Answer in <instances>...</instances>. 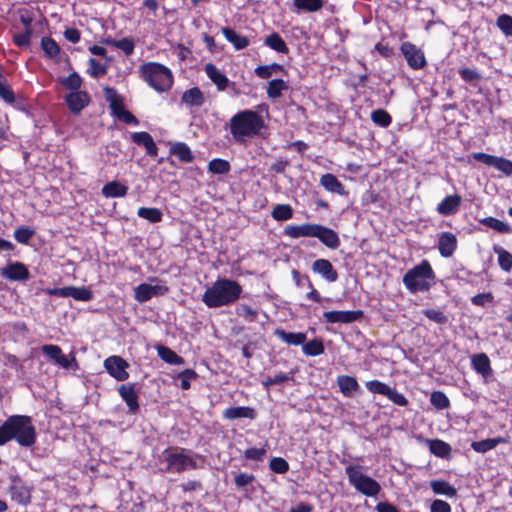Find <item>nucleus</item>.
<instances>
[{"label": "nucleus", "instance_id": "obj_42", "mask_svg": "<svg viewBox=\"0 0 512 512\" xmlns=\"http://www.w3.org/2000/svg\"><path fill=\"white\" fill-rule=\"evenodd\" d=\"M106 43L122 50L127 56L134 53V42L130 38H122L119 40L107 39Z\"/></svg>", "mask_w": 512, "mask_h": 512}, {"label": "nucleus", "instance_id": "obj_5", "mask_svg": "<svg viewBox=\"0 0 512 512\" xmlns=\"http://www.w3.org/2000/svg\"><path fill=\"white\" fill-rule=\"evenodd\" d=\"M140 72L144 81L157 92H165L173 84L171 70L160 63L149 62L143 64L140 67Z\"/></svg>", "mask_w": 512, "mask_h": 512}, {"label": "nucleus", "instance_id": "obj_44", "mask_svg": "<svg viewBox=\"0 0 512 512\" xmlns=\"http://www.w3.org/2000/svg\"><path fill=\"white\" fill-rule=\"evenodd\" d=\"M293 210L288 204H278L272 211V217L276 221H286L292 217Z\"/></svg>", "mask_w": 512, "mask_h": 512}, {"label": "nucleus", "instance_id": "obj_18", "mask_svg": "<svg viewBox=\"0 0 512 512\" xmlns=\"http://www.w3.org/2000/svg\"><path fill=\"white\" fill-rule=\"evenodd\" d=\"M131 140L137 144L141 145L146 149V153L149 156L155 157L158 153V148L152 138V136L147 132H135L131 135Z\"/></svg>", "mask_w": 512, "mask_h": 512}, {"label": "nucleus", "instance_id": "obj_30", "mask_svg": "<svg viewBox=\"0 0 512 512\" xmlns=\"http://www.w3.org/2000/svg\"><path fill=\"white\" fill-rule=\"evenodd\" d=\"M157 352H158V356L168 364L183 365L185 363L184 358L177 355L173 350H171L170 348H168L166 346L158 345Z\"/></svg>", "mask_w": 512, "mask_h": 512}, {"label": "nucleus", "instance_id": "obj_34", "mask_svg": "<svg viewBox=\"0 0 512 512\" xmlns=\"http://www.w3.org/2000/svg\"><path fill=\"white\" fill-rule=\"evenodd\" d=\"M429 450L432 454L435 456L445 458L449 456L451 452V447L448 443L440 440V439H434V440H427Z\"/></svg>", "mask_w": 512, "mask_h": 512}, {"label": "nucleus", "instance_id": "obj_37", "mask_svg": "<svg viewBox=\"0 0 512 512\" xmlns=\"http://www.w3.org/2000/svg\"><path fill=\"white\" fill-rule=\"evenodd\" d=\"M170 151L171 154L176 156L182 162L190 163L194 159L190 148L185 143L179 142L174 144Z\"/></svg>", "mask_w": 512, "mask_h": 512}, {"label": "nucleus", "instance_id": "obj_41", "mask_svg": "<svg viewBox=\"0 0 512 512\" xmlns=\"http://www.w3.org/2000/svg\"><path fill=\"white\" fill-rule=\"evenodd\" d=\"M137 215L152 223L162 220V212L154 207H141L138 209Z\"/></svg>", "mask_w": 512, "mask_h": 512}, {"label": "nucleus", "instance_id": "obj_49", "mask_svg": "<svg viewBox=\"0 0 512 512\" xmlns=\"http://www.w3.org/2000/svg\"><path fill=\"white\" fill-rule=\"evenodd\" d=\"M88 64H89L88 72L94 78L105 75L107 73V70H108L107 64H101L94 58H90L88 60Z\"/></svg>", "mask_w": 512, "mask_h": 512}, {"label": "nucleus", "instance_id": "obj_39", "mask_svg": "<svg viewBox=\"0 0 512 512\" xmlns=\"http://www.w3.org/2000/svg\"><path fill=\"white\" fill-rule=\"evenodd\" d=\"M493 250L498 255V263L501 269L509 272L512 269V254L498 245H495Z\"/></svg>", "mask_w": 512, "mask_h": 512}, {"label": "nucleus", "instance_id": "obj_13", "mask_svg": "<svg viewBox=\"0 0 512 512\" xmlns=\"http://www.w3.org/2000/svg\"><path fill=\"white\" fill-rule=\"evenodd\" d=\"M134 291L135 299L140 303H144L149 301L153 296L164 295L168 291V287L164 285H150L142 283L138 285Z\"/></svg>", "mask_w": 512, "mask_h": 512}, {"label": "nucleus", "instance_id": "obj_9", "mask_svg": "<svg viewBox=\"0 0 512 512\" xmlns=\"http://www.w3.org/2000/svg\"><path fill=\"white\" fill-rule=\"evenodd\" d=\"M10 486L9 492L12 500L18 502L19 504L27 505L31 501V493L29 488L24 484L22 479L13 475L10 476Z\"/></svg>", "mask_w": 512, "mask_h": 512}, {"label": "nucleus", "instance_id": "obj_23", "mask_svg": "<svg viewBox=\"0 0 512 512\" xmlns=\"http://www.w3.org/2000/svg\"><path fill=\"white\" fill-rule=\"evenodd\" d=\"M257 413L255 409L251 407L237 406V407H229L224 413L223 417L225 419L234 420L239 418H249L251 420L255 419Z\"/></svg>", "mask_w": 512, "mask_h": 512}, {"label": "nucleus", "instance_id": "obj_59", "mask_svg": "<svg viewBox=\"0 0 512 512\" xmlns=\"http://www.w3.org/2000/svg\"><path fill=\"white\" fill-rule=\"evenodd\" d=\"M197 373L192 369H186L178 374V378L181 380V388L183 390H188L190 385L191 379L197 378Z\"/></svg>", "mask_w": 512, "mask_h": 512}, {"label": "nucleus", "instance_id": "obj_2", "mask_svg": "<svg viewBox=\"0 0 512 512\" xmlns=\"http://www.w3.org/2000/svg\"><path fill=\"white\" fill-rule=\"evenodd\" d=\"M264 128L263 117L250 109L238 111L229 121L230 133L234 141L239 144L259 136Z\"/></svg>", "mask_w": 512, "mask_h": 512}, {"label": "nucleus", "instance_id": "obj_8", "mask_svg": "<svg viewBox=\"0 0 512 512\" xmlns=\"http://www.w3.org/2000/svg\"><path fill=\"white\" fill-rule=\"evenodd\" d=\"M106 371L117 381H125L129 377L126 369L129 364L120 356H110L104 361Z\"/></svg>", "mask_w": 512, "mask_h": 512}, {"label": "nucleus", "instance_id": "obj_55", "mask_svg": "<svg viewBox=\"0 0 512 512\" xmlns=\"http://www.w3.org/2000/svg\"><path fill=\"white\" fill-rule=\"evenodd\" d=\"M0 98H2L8 104H14L16 100L14 92L9 87V85L6 84V81L3 79V77L0 78Z\"/></svg>", "mask_w": 512, "mask_h": 512}, {"label": "nucleus", "instance_id": "obj_27", "mask_svg": "<svg viewBox=\"0 0 512 512\" xmlns=\"http://www.w3.org/2000/svg\"><path fill=\"white\" fill-rule=\"evenodd\" d=\"M275 335L289 345H303L306 342V334L302 332H286L283 329H276Z\"/></svg>", "mask_w": 512, "mask_h": 512}, {"label": "nucleus", "instance_id": "obj_26", "mask_svg": "<svg viewBox=\"0 0 512 512\" xmlns=\"http://www.w3.org/2000/svg\"><path fill=\"white\" fill-rule=\"evenodd\" d=\"M461 198L458 195L446 196L437 207V211L443 215L453 214L459 208Z\"/></svg>", "mask_w": 512, "mask_h": 512}, {"label": "nucleus", "instance_id": "obj_63", "mask_svg": "<svg viewBox=\"0 0 512 512\" xmlns=\"http://www.w3.org/2000/svg\"><path fill=\"white\" fill-rule=\"evenodd\" d=\"M424 315L429 318L431 321H434L437 324H444L447 322V316L443 314V312L435 309H426L423 311Z\"/></svg>", "mask_w": 512, "mask_h": 512}, {"label": "nucleus", "instance_id": "obj_28", "mask_svg": "<svg viewBox=\"0 0 512 512\" xmlns=\"http://www.w3.org/2000/svg\"><path fill=\"white\" fill-rule=\"evenodd\" d=\"M472 366L474 370L481 374L483 377H486L492 373V369L490 366L489 357L484 353L476 354L472 357Z\"/></svg>", "mask_w": 512, "mask_h": 512}, {"label": "nucleus", "instance_id": "obj_57", "mask_svg": "<svg viewBox=\"0 0 512 512\" xmlns=\"http://www.w3.org/2000/svg\"><path fill=\"white\" fill-rule=\"evenodd\" d=\"M366 388L375 394H381L386 395V393L389 391V386L381 381L378 380H371L366 382Z\"/></svg>", "mask_w": 512, "mask_h": 512}, {"label": "nucleus", "instance_id": "obj_58", "mask_svg": "<svg viewBox=\"0 0 512 512\" xmlns=\"http://www.w3.org/2000/svg\"><path fill=\"white\" fill-rule=\"evenodd\" d=\"M291 377L287 373H279L275 375L274 377L267 376L263 381L262 385L266 388L272 386V385H279L282 384L288 380H290Z\"/></svg>", "mask_w": 512, "mask_h": 512}, {"label": "nucleus", "instance_id": "obj_15", "mask_svg": "<svg viewBox=\"0 0 512 512\" xmlns=\"http://www.w3.org/2000/svg\"><path fill=\"white\" fill-rule=\"evenodd\" d=\"M66 104L73 114H79L90 101L89 94L86 91H74L65 96Z\"/></svg>", "mask_w": 512, "mask_h": 512}, {"label": "nucleus", "instance_id": "obj_61", "mask_svg": "<svg viewBox=\"0 0 512 512\" xmlns=\"http://www.w3.org/2000/svg\"><path fill=\"white\" fill-rule=\"evenodd\" d=\"M390 401L398 406H406L408 404V400L406 397L399 393L397 390L389 387V391L385 395Z\"/></svg>", "mask_w": 512, "mask_h": 512}, {"label": "nucleus", "instance_id": "obj_56", "mask_svg": "<svg viewBox=\"0 0 512 512\" xmlns=\"http://www.w3.org/2000/svg\"><path fill=\"white\" fill-rule=\"evenodd\" d=\"M270 469L279 474L286 473L289 470L288 462L281 457H274L270 461Z\"/></svg>", "mask_w": 512, "mask_h": 512}, {"label": "nucleus", "instance_id": "obj_52", "mask_svg": "<svg viewBox=\"0 0 512 512\" xmlns=\"http://www.w3.org/2000/svg\"><path fill=\"white\" fill-rule=\"evenodd\" d=\"M492 167L503 172L506 176L512 175V161L509 159L496 156Z\"/></svg>", "mask_w": 512, "mask_h": 512}, {"label": "nucleus", "instance_id": "obj_38", "mask_svg": "<svg viewBox=\"0 0 512 512\" xmlns=\"http://www.w3.org/2000/svg\"><path fill=\"white\" fill-rule=\"evenodd\" d=\"M288 89V84L282 79H273L268 83L266 93L269 98L277 99L282 96V92Z\"/></svg>", "mask_w": 512, "mask_h": 512}, {"label": "nucleus", "instance_id": "obj_22", "mask_svg": "<svg viewBox=\"0 0 512 512\" xmlns=\"http://www.w3.org/2000/svg\"><path fill=\"white\" fill-rule=\"evenodd\" d=\"M314 231L313 237H317L327 247L335 249L339 246V237L333 230L322 226V228H316Z\"/></svg>", "mask_w": 512, "mask_h": 512}, {"label": "nucleus", "instance_id": "obj_54", "mask_svg": "<svg viewBox=\"0 0 512 512\" xmlns=\"http://www.w3.org/2000/svg\"><path fill=\"white\" fill-rule=\"evenodd\" d=\"M93 292L86 287H74L72 289V298L78 301H91Z\"/></svg>", "mask_w": 512, "mask_h": 512}, {"label": "nucleus", "instance_id": "obj_6", "mask_svg": "<svg viewBox=\"0 0 512 512\" xmlns=\"http://www.w3.org/2000/svg\"><path fill=\"white\" fill-rule=\"evenodd\" d=\"M345 473L355 489L366 496H375L381 490L379 483L363 474L360 466L349 465L345 468Z\"/></svg>", "mask_w": 512, "mask_h": 512}, {"label": "nucleus", "instance_id": "obj_31", "mask_svg": "<svg viewBox=\"0 0 512 512\" xmlns=\"http://www.w3.org/2000/svg\"><path fill=\"white\" fill-rule=\"evenodd\" d=\"M316 228H322V226H286L284 234L292 238L313 237Z\"/></svg>", "mask_w": 512, "mask_h": 512}, {"label": "nucleus", "instance_id": "obj_20", "mask_svg": "<svg viewBox=\"0 0 512 512\" xmlns=\"http://www.w3.org/2000/svg\"><path fill=\"white\" fill-rule=\"evenodd\" d=\"M457 247L456 236L450 232H444L439 236L438 249L443 257H450Z\"/></svg>", "mask_w": 512, "mask_h": 512}, {"label": "nucleus", "instance_id": "obj_12", "mask_svg": "<svg viewBox=\"0 0 512 512\" xmlns=\"http://www.w3.org/2000/svg\"><path fill=\"white\" fill-rule=\"evenodd\" d=\"M0 274L10 281H27L30 278V272L21 262H9L0 269Z\"/></svg>", "mask_w": 512, "mask_h": 512}, {"label": "nucleus", "instance_id": "obj_14", "mask_svg": "<svg viewBox=\"0 0 512 512\" xmlns=\"http://www.w3.org/2000/svg\"><path fill=\"white\" fill-rule=\"evenodd\" d=\"M204 70L207 77L216 85L218 91L235 88V82L230 81L214 64H206Z\"/></svg>", "mask_w": 512, "mask_h": 512}, {"label": "nucleus", "instance_id": "obj_35", "mask_svg": "<svg viewBox=\"0 0 512 512\" xmlns=\"http://www.w3.org/2000/svg\"><path fill=\"white\" fill-rule=\"evenodd\" d=\"M324 0H293L294 6L303 12H317L324 6Z\"/></svg>", "mask_w": 512, "mask_h": 512}, {"label": "nucleus", "instance_id": "obj_32", "mask_svg": "<svg viewBox=\"0 0 512 512\" xmlns=\"http://www.w3.org/2000/svg\"><path fill=\"white\" fill-rule=\"evenodd\" d=\"M430 487L435 494L445 495L448 497H455L457 495L456 488L444 480H432L430 482Z\"/></svg>", "mask_w": 512, "mask_h": 512}, {"label": "nucleus", "instance_id": "obj_46", "mask_svg": "<svg viewBox=\"0 0 512 512\" xmlns=\"http://www.w3.org/2000/svg\"><path fill=\"white\" fill-rule=\"evenodd\" d=\"M371 119L376 125L383 128L388 127L392 122V118L389 113L383 109L374 110L371 113Z\"/></svg>", "mask_w": 512, "mask_h": 512}, {"label": "nucleus", "instance_id": "obj_43", "mask_svg": "<svg viewBox=\"0 0 512 512\" xmlns=\"http://www.w3.org/2000/svg\"><path fill=\"white\" fill-rule=\"evenodd\" d=\"M323 342L319 339L311 340L303 344L302 350L304 354L309 356H318L324 352Z\"/></svg>", "mask_w": 512, "mask_h": 512}, {"label": "nucleus", "instance_id": "obj_33", "mask_svg": "<svg viewBox=\"0 0 512 512\" xmlns=\"http://www.w3.org/2000/svg\"><path fill=\"white\" fill-rule=\"evenodd\" d=\"M264 44L278 53L287 54L289 52L287 44L276 32L268 35L264 40Z\"/></svg>", "mask_w": 512, "mask_h": 512}, {"label": "nucleus", "instance_id": "obj_24", "mask_svg": "<svg viewBox=\"0 0 512 512\" xmlns=\"http://www.w3.org/2000/svg\"><path fill=\"white\" fill-rule=\"evenodd\" d=\"M337 385L341 393L346 397H352L359 390V384L356 378L348 375H340L337 377Z\"/></svg>", "mask_w": 512, "mask_h": 512}, {"label": "nucleus", "instance_id": "obj_16", "mask_svg": "<svg viewBox=\"0 0 512 512\" xmlns=\"http://www.w3.org/2000/svg\"><path fill=\"white\" fill-rule=\"evenodd\" d=\"M117 390L128 406L129 413L136 414L139 411V403L134 384H122Z\"/></svg>", "mask_w": 512, "mask_h": 512}, {"label": "nucleus", "instance_id": "obj_3", "mask_svg": "<svg viewBox=\"0 0 512 512\" xmlns=\"http://www.w3.org/2000/svg\"><path fill=\"white\" fill-rule=\"evenodd\" d=\"M241 285L231 279L219 278L202 295L203 303L209 308H219L230 305L240 298Z\"/></svg>", "mask_w": 512, "mask_h": 512}, {"label": "nucleus", "instance_id": "obj_51", "mask_svg": "<svg viewBox=\"0 0 512 512\" xmlns=\"http://www.w3.org/2000/svg\"><path fill=\"white\" fill-rule=\"evenodd\" d=\"M35 231L27 226H20L14 232L15 239L22 244H28Z\"/></svg>", "mask_w": 512, "mask_h": 512}, {"label": "nucleus", "instance_id": "obj_11", "mask_svg": "<svg viewBox=\"0 0 512 512\" xmlns=\"http://www.w3.org/2000/svg\"><path fill=\"white\" fill-rule=\"evenodd\" d=\"M401 52L412 69L418 70L426 65L424 53L414 44L410 42L403 43L401 45Z\"/></svg>", "mask_w": 512, "mask_h": 512}, {"label": "nucleus", "instance_id": "obj_36", "mask_svg": "<svg viewBox=\"0 0 512 512\" xmlns=\"http://www.w3.org/2000/svg\"><path fill=\"white\" fill-rule=\"evenodd\" d=\"M505 439L502 437L492 438V439H485L481 441H474L471 444V447L474 451L479 453H485L489 450L494 449L498 444L504 443Z\"/></svg>", "mask_w": 512, "mask_h": 512}, {"label": "nucleus", "instance_id": "obj_10", "mask_svg": "<svg viewBox=\"0 0 512 512\" xmlns=\"http://www.w3.org/2000/svg\"><path fill=\"white\" fill-rule=\"evenodd\" d=\"M364 313L362 310L354 311H327L324 312L323 317L326 323H342L350 324L359 321L363 318Z\"/></svg>", "mask_w": 512, "mask_h": 512}, {"label": "nucleus", "instance_id": "obj_29", "mask_svg": "<svg viewBox=\"0 0 512 512\" xmlns=\"http://www.w3.org/2000/svg\"><path fill=\"white\" fill-rule=\"evenodd\" d=\"M128 192V187L118 181H111L102 188V195L106 198L124 197Z\"/></svg>", "mask_w": 512, "mask_h": 512}, {"label": "nucleus", "instance_id": "obj_7", "mask_svg": "<svg viewBox=\"0 0 512 512\" xmlns=\"http://www.w3.org/2000/svg\"><path fill=\"white\" fill-rule=\"evenodd\" d=\"M167 471L181 473L188 469H195L196 462L184 453L183 448H168L164 451Z\"/></svg>", "mask_w": 512, "mask_h": 512}, {"label": "nucleus", "instance_id": "obj_45", "mask_svg": "<svg viewBox=\"0 0 512 512\" xmlns=\"http://www.w3.org/2000/svg\"><path fill=\"white\" fill-rule=\"evenodd\" d=\"M82 82V78L77 72H73L69 76L61 80V84L66 89L71 90V92L80 91Z\"/></svg>", "mask_w": 512, "mask_h": 512}, {"label": "nucleus", "instance_id": "obj_60", "mask_svg": "<svg viewBox=\"0 0 512 512\" xmlns=\"http://www.w3.org/2000/svg\"><path fill=\"white\" fill-rule=\"evenodd\" d=\"M459 75L465 82L469 83L476 82L481 79V74L477 70L471 68L460 69Z\"/></svg>", "mask_w": 512, "mask_h": 512}, {"label": "nucleus", "instance_id": "obj_40", "mask_svg": "<svg viewBox=\"0 0 512 512\" xmlns=\"http://www.w3.org/2000/svg\"><path fill=\"white\" fill-rule=\"evenodd\" d=\"M255 74L261 79H268L274 73L284 72V67L277 63H272L270 65L258 66L254 70Z\"/></svg>", "mask_w": 512, "mask_h": 512}, {"label": "nucleus", "instance_id": "obj_64", "mask_svg": "<svg viewBox=\"0 0 512 512\" xmlns=\"http://www.w3.org/2000/svg\"><path fill=\"white\" fill-rule=\"evenodd\" d=\"M266 454L264 448H249L245 451V458L248 460L262 461Z\"/></svg>", "mask_w": 512, "mask_h": 512}, {"label": "nucleus", "instance_id": "obj_53", "mask_svg": "<svg viewBox=\"0 0 512 512\" xmlns=\"http://www.w3.org/2000/svg\"><path fill=\"white\" fill-rule=\"evenodd\" d=\"M497 26L506 36H512V17L510 15H500L497 19Z\"/></svg>", "mask_w": 512, "mask_h": 512}, {"label": "nucleus", "instance_id": "obj_17", "mask_svg": "<svg viewBox=\"0 0 512 512\" xmlns=\"http://www.w3.org/2000/svg\"><path fill=\"white\" fill-rule=\"evenodd\" d=\"M312 270L315 273L320 274L328 282H335L338 279V273L334 269L333 265L329 260L318 259L312 264Z\"/></svg>", "mask_w": 512, "mask_h": 512}, {"label": "nucleus", "instance_id": "obj_4", "mask_svg": "<svg viewBox=\"0 0 512 512\" xmlns=\"http://www.w3.org/2000/svg\"><path fill=\"white\" fill-rule=\"evenodd\" d=\"M434 279L435 274L430 263L427 260H423L405 273L403 283L412 293L426 292L430 289Z\"/></svg>", "mask_w": 512, "mask_h": 512}, {"label": "nucleus", "instance_id": "obj_50", "mask_svg": "<svg viewBox=\"0 0 512 512\" xmlns=\"http://www.w3.org/2000/svg\"><path fill=\"white\" fill-rule=\"evenodd\" d=\"M430 401L439 410L448 408L450 404L448 397L441 391H434L431 394Z\"/></svg>", "mask_w": 512, "mask_h": 512}, {"label": "nucleus", "instance_id": "obj_62", "mask_svg": "<svg viewBox=\"0 0 512 512\" xmlns=\"http://www.w3.org/2000/svg\"><path fill=\"white\" fill-rule=\"evenodd\" d=\"M41 349H42V352L47 357H49L51 360H53L55 363H57L60 355L62 354L61 348L57 345L48 344V345L42 346Z\"/></svg>", "mask_w": 512, "mask_h": 512}, {"label": "nucleus", "instance_id": "obj_21", "mask_svg": "<svg viewBox=\"0 0 512 512\" xmlns=\"http://www.w3.org/2000/svg\"><path fill=\"white\" fill-rule=\"evenodd\" d=\"M221 32L225 39L233 45L235 50H242L249 46L250 41L246 36L238 34L229 27H222Z\"/></svg>", "mask_w": 512, "mask_h": 512}, {"label": "nucleus", "instance_id": "obj_19", "mask_svg": "<svg viewBox=\"0 0 512 512\" xmlns=\"http://www.w3.org/2000/svg\"><path fill=\"white\" fill-rule=\"evenodd\" d=\"M181 102L187 107H201L205 102V96L198 87H192L183 92Z\"/></svg>", "mask_w": 512, "mask_h": 512}, {"label": "nucleus", "instance_id": "obj_47", "mask_svg": "<svg viewBox=\"0 0 512 512\" xmlns=\"http://www.w3.org/2000/svg\"><path fill=\"white\" fill-rule=\"evenodd\" d=\"M41 47L44 53L50 58H54L60 53L59 45L51 37L42 38Z\"/></svg>", "mask_w": 512, "mask_h": 512}, {"label": "nucleus", "instance_id": "obj_48", "mask_svg": "<svg viewBox=\"0 0 512 512\" xmlns=\"http://www.w3.org/2000/svg\"><path fill=\"white\" fill-rule=\"evenodd\" d=\"M208 169L215 174H226L230 171V164L224 159L216 158L209 162Z\"/></svg>", "mask_w": 512, "mask_h": 512}, {"label": "nucleus", "instance_id": "obj_1", "mask_svg": "<svg viewBox=\"0 0 512 512\" xmlns=\"http://www.w3.org/2000/svg\"><path fill=\"white\" fill-rule=\"evenodd\" d=\"M15 439L24 447H30L36 442V430L32 419L26 415H12L0 426V445Z\"/></svg>", "mask_w": 512, "mask_h": 512}, {"label": "nucleus", "instance_id": "obj_25", "mask_svg": "<svg viewBox=\"0 0 512 512\" xmlns=\"http://www.w3.org/2000/svg\"><path fill=\"white\" fill-rule=\"evenodd\" d=\"M320 184L331 193L338 195H344L346 193L342 183L333 174L327 173L322 175Z\"/></svg>", "mask_w": 512, "mask_h": 512}]
</instances>
